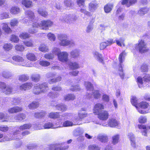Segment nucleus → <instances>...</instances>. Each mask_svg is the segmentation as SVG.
Listing matches in <instances>:
<instances>
[{
  "mask_svg": "<svg viewBox=\"0 0 150 150\" xmlns=\"http://www.w3.org/2000/svg\"><path fill=\"white\" fill-rule=\"evenodd\" d=\"M21 3L26 8H30L33 6L32 2L30 0H22Z\"/></svg>",
  "mask_w": 150,
  "mask_h": 150,
  "instance_id": "nucleus-21",
  "label": "nucleus"
},
{
  "mask_svg": "<svg viewBox=\"0 0 150 150\" xmlns=\"http://www.w3.org/2000/svg\"><path fill=\"white\" fill-rule=\"evenodd\" d=\"M33 114H34V115L35 117L38 118L43 117L45 114L44 112H41L40 113H34Z\"/></svg>",
  "mask_w": 150,
  "mask_h": 150,
  "instance_id": "nucleus-56",
  "label": "nucleus"
},
{
  "mask_svg": "<svg viewBox=\"0 0 150 150\" xmlns=\"http://www.w3.org/2000/svg\"><path fill=\"white\" fill-rule=\"evenodd\" d=\"M67 36L65 35H60L58 36L59 39L60 40L59 44L62 46H68L69 40H67Z\"/></svg>",
  "mask_w": 150,
  "mask_h": 150,
  "instance_id": "nucleus-7",
  "label": "nucleus"
},
{
  "mask_svg": "<svg viewBox=\"0 0 150 150\" xmlns=\"http://www.w3.org/2000/svg\"><path fill=\"white\" fill-rule=\"evenodd\" d=\"M94 57L100 62L103 63V59L101 54L96 51H93V52Z\"/></svg>",
  "mask_w": 150,
  "mask_h": 150,
  "instance_id": "nucleus-23",
  "label": "nucleus"
},
{
  "mask_svg": "<svg viewBox=\"0 0 150 150\" xmlns=\"http://www.w3.org/2000/svg\"><path fill=\"white\" fill-rule=\"evenodd\" d=\"M61 52L59 49L57 48H54L52 50V53L53 55H57L58 56V54Z\"/></svg>",
  "mask_w": 150,
  "mask_h": 150,
  "instance_id": "nucleus-64",
  "label": "nucleus"
},
{
  "mask_svg": "<svg viewBox=\"0 0 150 150\" xmlns=\"http://www.w3.org/2000/svg\"><path fill=\"white\" fill-rule=\"evenodd\" d=\"M68 64L69 66L70 67L73 69L80 68L79 64L76 62H69Z\"/></svg>",
  "mask_w": 150,
  "mask_h": 150,
  "instance_id": "nucleus-27",
  "label": "nucleus"
},
{
  "mask_svg": "<svg viewBox=\"0 0 150 150\" xmlns=\"http://www.w3.org/2000/svg\"><path fill=\"white\" fill-rule=\"evenodd\" d=\"M93 96L94 98L98 99L100 97V94L98 91H94L93 92Z\"/></svg>",
  "mask_w": 150,
  "mask_h": 150,
  "instance_id": "nucleus-51",
  "label": "nucleus"
},
{
  "mask_svg": "<svg viewBox=\"0 0 150 150\" xmlns=\"http://www.w3.org/2000/svg\"><path fill=\"white\" fill-rule=\"evenodd\" d=\"M20 8L18 6H13L10 9V12L14 14H17L20 12Z\"/></svg>",
  "mask_w": 150,
  "mask_h": 150,
  "instance_id": "nucleus-24",
  "label": "nucleus"
},
{
  "mask_svg": "<svg viewBox=\"0 0 150 150\" xmlns=\"http://www.w3.org/2000/svg\"><path fill=\"white\" fill-rule=\"evenodd\" d=\"M22 110V108L21 107L16 106L9 108L8 112L10 113H13L20 112Z\"/></svg>",
  "mask_w": 150,
  "mask_h": 150,
  "instance_id": "nucleus-17",
  "label": "nucleus"
},
{
  "mask_svg": "<svg viewBox=\"0 0 150 150\" xmlns=\"http://www.w3.org/2000/svg\"><path fill=\"white\" fill-rule=\"evenodd\" d=\"M15 47L16 50L20 52L23 51L25 49V47L23 45L20 44L16 45Z\"/></svg>",
  "mask_w": 150,
  "mask_h": 150,
  "instance_id": "nucleus-44",
  "label": "nucleus"
},
{
  "mask_svg": "<svg viewBox=\"0 0 150 150\" xmlns=\"http://www.w3.org/2000/svg\"><path fill=\"white\" fill-rule=\"evenodd\" d=\"M23 43L26 46L28 47H32L33 45L32 41L31 40L24 41Z\"/></svg>",
  "mask_w": 150,
  "mask_h": 150,
  "instance_id": "nucleus-52",
  "label": "nucleus"
},
{
  "mask_svg": "<svg viewBox=\"0 0 150 150\" xmlns=\"http://www.w3.org/2000/svg\"><path fill=\"white\" fill-rule=\"evenodd\" d=\"M83 131L80 129H78L74 131V134L76 136L80 135L83 133Z\"/></svg>",
  "mask_w": 150,
  "mask_h": 150,
  "instance_id": "nucleus-60",
  "label": "nucleus"
},
{
  "mask_svg": "<svg viewBox=\"0 0 150 150\" xmlns=\"http://www.w3.org/2000/svg\"><path fill=\"white\" fill-rule=\"evenodd\" d=\"M51 146L52 148H50V149L52 150H65L69 147L68 146H66L65 148L62 147L60 145L56 146L52 145Z\"/></svg>",
  "mask_w": 150,
  "mask_h": 150,
  "instance_id": "nucleus-25",
  "label": "nucleus"
},
{
  "mask_svg": "<svg viewBox=\"0 0 150 150\" xmlns=\"http://www.w3.org/2000/svg\"><path fill=\"white\" fill-rule=\"evenodd\" d=\"M89 150H100V148L95 145H90L88 147Z\"/></svg>",
  "mask_w": 150,
  "mask_h": 150,
  "instance_id": "nucleus-57",
  "label": "nucleus"
},
{
  "mask_svg": "<svg viewBox=\"0 0 150 150\" xmlns=\"http://www.w3.org/2000/svg\"><path fill=\"white\" fill-rule=\"evenodd\" d=\"M2 29L3 30L7 33H11L12 30L10 28L8 27L7 24L3 23L1 24Z\"/></svg>",
  "mask_w": 150,
  "mask_h": 150,
  "instance_id": "nucleus-22",
  "label": "nucleus"
},
{
  "mask_svg": "<svg viewBox=\"0 0 150 150\" xmlns=\"http://www.w3.org/2000/svg\"><path fill=\"white\" fill-rule=\"evenodd\" d=\"M19 40L18 37L15 35H12L10 38V40L13 42L17 43Z\"/></svg>",
  "mask_w": 150,
  "mask_h": 150,
  "instance_id": "nucleus-47",
  "label": "nucleus"
},
{
  "mask_svg": "<svg viewBox=\"0 0 150 150\" xmlns=\"http://www.w3.org/2000/svg\"><path fill=\"white\" fill-rule=\"evenodd\" d=\"M56 108L58 110L62 111H64L66 109V107L64 105H61L59 104L56 106Z\"/></svg>",
  "mask_w": 150,
  "mask_h": 150,
  "instance_id": "nucleus-55",
  "label": "nucleus"
},
{
  "mask_svg": "<svg viewBox=\"0 0 150 150\" xmlns=\"http://www.w3.org/2000/svg\"><path fill=\"white\" fill-rule=\"evenodd\" d=\"M119 124V122L116 120L115 119L112 118L109 120L108 124H103L102 125L104 126H110L111 127H114L118 125Z\"/></svg>",
  "mask_w": 150,
  "mask_h": 150,
  "instance_id": "nucleus-10",
  "label": "nucleus"
},
{
  "mask_svg": "<svg viewBox=\"0 0 150 150\" xmlns=\"http://www.w3.org/2000/svg\"><path fill=\"white\" fill-rule=\"evenodd\" d=\"M104 105L101 103H98L96 104L93 108V112L97 115L102 112V110L104 109Z\"/></svg>",
  "mask_w": 150,
  "mask_h": 150,
  "instance_id": "nucleus-11",
  "label": "nucleus"
},
{
  "mask_svg": "<svg viewBox=\"0 0 150 150\" xmlns=\"http://www.w3.org/2000/svg\"><path fill=\"white\" fill-rule=\"evenodd\" d=\"M69 54L65 52H60L58 55V58L59 60L62 62H67L68 60Z\"/></svg>",
  "mask_w": 150,
  "mask_h": 150,
  "instance_id": "nucleus-9",
  "label": "nucleus"
},
{
  "mask_svg": "<svg viewBox=\"0 0 150 150\" xmlns=\"http://www.w3.org/2000/svg\"><path fill=\"white\" fill-rule=\"evenodd\" d=\"M30 35L26 32H22L19 35V37L22 39H25L30 37Z\"/></svg>",
  "mask_w": 150,
  "mask_h": 150,
  "instance_id": "nucleus-40",
  "label": "nucleus"
},
{
  "mask_svg": "<svg viewBox=\"0 0 150 150\" xmlns=\"http://www.w3.org/2000/svg\"><path fill=\"white\" fill-rule=\"evenodd\" d=\"M26 18L30 21H33L34 20L35 16L34 13L30 11H27L25 12Z\"/></svg>",
  "mask_w": 150,
  "mask_h": 150,
  "instance_id": "nucleus-16",
  "label": "nucleus"
},
{
  "mask_svg": "<svg viewBox=\"0 0 150 150\" xmlns=\"http://www.w3.org/2000/svg\"><path fill=\"white\" fill-rule=\"evenodd\" d=\"M84 85L87 91H91L93 90V87L91 83L88 81L85 82Z\"/></svg>",
  "mask_w": 150,
  "mask_h": 150,
  "instance_id": "nucleus-29",
  "label": "nucleus"
},
{
  "mask_svg": "<svg viewBox=\"0 0 150 150\" xmlns=\"http://www.w3.org/2000/svg\"><path fill=\"white\" fill-rule=\"evenodd\" d=\"M57 123L55 124H54L50 122H47L45 123L43 126H41L40 125H38V127L36 128V129H40L44 128L45 129H54L60 127V126Z\"/></svg>",
  "mask_w": 150,
  "mask_h": 150,
  "instance_id": "nucleus-6",
  "label": "nucleus"
},
{
  "mask_svg": "<svg viewBox=\"0 0 150 150\" xmlns=\"http://www.w3.org/2000/svg\"><path fill=\"white\" fill-rule=\"evenodd\" d=\"M98 115V118L102 120H107L109 114L107 111H103L97 114Z\"/></svg>",
  "mask_w": 150,
  "mask_h": 150,
  "instance_id": "nucleus-14",
  "label": "nucleus"
},
{
  "mask_svg": "<svg viewBox=\"0 0 150 150\" xmlns=\"http://www.w3.org/2000/svg\"><path fill=\"white\" fill-rule=\"evenodd\" d=\"M32 28L30 29H29L28 30L29 33L31 34H33L36 33L38 31V28L34 27H33V25Z\"/></svg>",
  "mask_w": 150,
  "mask_h": 150,
  "instance_id": "nucleus-62",
  "label": "nucleus"
},
{
  "mask_svg": "<svg viewBox=\"0 0 150 150\" xmlns=\"http://www.w3.org/2000/svg\"><path fill=\"white\" fill-rule=\"evenodd\" d=\"M131 102L132 104L137 109L138 111L140 113H144V111L139 110L138 107V101L137 98L135 97H132L131 99Z\"/></svg>",
  "mask_w": 150,
  "mask_h": 150,
  "instance_id": "nucleus-12",
  "label": "nucleus"
},
{
  "mask_svg": "<svg viewBox=\"0 0 150 150\" xmlns=\"http://www.w3.org/2000/svg\"><path fill=\"white\" fill-rule=\"evenodd\" d=\"M39 106V103L35 101L29 104L28 107L31 109H35L37 108Z\"/></svg>",
  "mask_w": 150,
  "mask_h": 150,
  "instance_id": "nucleus-36",
  "label": "nucleus"
},
{
  "mask_svg": "<svg viewBox=\"0 0 150 150\" xmlns=\"http://www.w3.org/2000/svg\"><path fill=\"white\" fill-rule=\"evenodd\" d=\"M26 58L29 60L35 61L37 60V57L35 54L32 52H28L26 55Z\"/></svg>",
  "mask_w": 150,
  "mask_h": 150,
  "instance_id": "nucleus-20",
  "label": "nucleus"
},
{
  "mask_svg": "<svg viewBox=\"0 0 150 150\" xmlns=\"http://www.w3.org/2000/svg\"><path fill=\"white\" fill-rule=\"evenodd\" d=\"M149 103L147 102L142 101L139 103L138 107L139 110L144 111L145 112L144 113L142 114H145L147 112L144 110L147 108L149 107Z\"/></svg>",
  "mask_w": 150,
  "mask_h": 150,
  "instance_id": "nucleus-13",
  "label": "nucleus"
},
{
  "mask_svg": "<svg viewBox=\"0 0 150 150\" xmlns=\"http://www.w3.org/2000/svg\"><path fill=\"white\" fill-rule=\"evenodd\" d=\"M31 127V125L30 124H25L24 125L21 126L19 127L20 130H23L25 129H29Z\"/></svg>",
  "mask_w": 150,
  "mask_h": 150,
  "instance_id": "nucleus-49",
  "label": "nucleus"
},
{
  "mask_svg": "<svg viewBox=\"0 0 150 150\" xmlns=\"http://www.w3.org/2000/svg\"><path fill=\"white\" fill-rule=\"evenodd\" d=\"M136 48L138 49L139 52L141 53L145 52L148 51L149 49L147 47L146 44L144 40H139L138 44L136 45Z\"/></svg>",
  "mask_w": 150,
  "mask_h": 150,
  "instance_id": "nucleus-5",
  "label": "nucleus"
},
{
  "mask_svg": "<svg viewBox=\"0 0 150 150\" xmlns=\"http://www.w3.org/2000/svg\"><path fill=\"white\" fill-rule=\"evenodd\" d=\"M25 115L24 114H21L18 115V116H17L15 117V118L16 120H22L25 119Z\"/></svg>",
  "mask_w": 150,
  "mask_h": 150,
  "instance_id": "nucleus-58",
  "label": "nucleus"
},
{
  "mask_svg": "<svg viewBox=\"0 0 150 150\" xmlns=\"http://www.w3.org/2000/svg\"><path fill=\"white\" fill-rule=\"evenodd\" d=\"M147 119L146 117L143 116H140L138 119L139 122L140 123H144L146 122Z\"/></svg>",
  "mask_w": 150,
  "mask_h": 150,
  "instance_id": "nucleus-54",
  "label": "nucleus"
},
{
  "mask_svg": "<svg viewBox=\"0 0 150 150\" xmlns=\"http://www.w3.org/2000/svg\"><path fill=\"white\" fill-rule=\"evenodd\" d=\"M53 24V22L50 20H43L41 21L40 23H33V26L34 27H40L41 29L46 30L48 29V28L51 27Z\"/></svg>",
  "mask_w": 150,
  "mask_h": 150,
  "instance_id": "nucleus-1",
  "label": "nucleus"
},
{
  "mask_svg": "<svg viewBox=\"0 0 150 150\" xmlns=\"http://www.w3.org/2000/svg\"><path fill=\"white\" fill-rule=\"evenodd\" d=\"M48 39L51 41H54L56 39L55 35L51 33H49L47 35Z\"/></svg>",
  "mask_w": 150,
  "mask_h": 150,
  "instance_id": "nucleus-38",
  "label": "nucleus"
},
{
  "mask_svg": "<svg viewBox=\"0 0 150 150\" xmlns=\"http://www.w3.org/2000/svg\"><path fill=\"white\" fill-rule=\"evenodd\" d=\"M48 90L47 84L46 83L41 84H37L34 86V93L36 94H38L42 92L45 93Z\"/></svg>",
  "mask_w": 150,
  "mask_h": 150,
  "instance_id": "nucleus-2",
  "label": "nucleus"
},
{
  "mask_svg": "<svg viewBox=\"0 0 150 150\" xmlns=\"http://www.w3.org/2000/svg\"><path fill=\"white\" fill-rule=\"evenodd\" d=\"M148 11V9L146 8H143L141 9L139 11L138 13L141 15L144 14L146 13Z\"/></svg>",
  "mask_w": 150,
  "mask_h": 150,
  "instance_id": "nucleus-59",
  "label": "nucleus"
},
{
  "mask_svg": "<svg viewBox=\"0 0 150 150\" xmlns=\"http://www.w3.org/2000/svg\"><path fill=\"white\" fill-rule=\"evenodd\" d=\"M38 12L39 14L45 17H46L48 14L47 13L46 11H45L43 9L41 8L38 9Z\"/></svg>",
  "mask_w": 150,
  "mask_h": 150,
  "instance_id": "nucleus-41",
  "label": "nucleus"
},
{
  "mask_svg": "<svg viewBox=\"0 0 150 150\" xmlns=\"http://www.w3.org/2000/svg\"><path fill=\"white\" fill-rule=\"evenodd\" d=\"M59 116V114L57 112H51L50 113L49 115V117L52 119L57 118Z\"/></svg>",
  "mask_w": 150,
  "mask_h": 150,
  "instance_id": "nucleus-43",
  "label": "nucleus"
},
{
  "mask_svg": "<svg viewBox=\"0 0 150 150\" xmlns=\"http://www.w3.org/2000/svg\"><path fill=\"white\" fill-rule=\"evenodd\" d=\"M97 138L102 142H105L108 141V137L105 135L100 134L98 135Z\"/></svg>",
  "mask_w": 150,
  "mask_h": 150,
  "instance_id": "nucleus-28",
  "label": "nucleus"
},
{
  "mask_svg": "<svg viewBox=\"0 0 150 150\" xmlns=\"http://www.w3.org/2000/svg\"><path fill=\"white\" fill-rule=\"evenodd\" d=\"M126 55V53L125 51H124L120 54L119 57V60L120 62V64L118 67L119 73L120 77L122 79H123L124 76V74L123 73L122 69V63L124 61Z\"/></svg>",
  "mask_w": 150,
  "mask_h": 150,
  "instance_id": "nucleus-4",
  "label": "nucleus"
},
{
  "mask_svg": "<svg viewBox=\"0 0 150 150\" xmlns=\"http://www.w3.org/2000/svg\"><path fill=\"white\" fill-rule=\"evenodd\" d=\"M74 123L71 121L69 120H67L64 121L63 123L62 126H60V127H69L73 126L74 125Z\"/></svg>",
  "mask_w": 150,
  "mask_h": 150,
  "instance_id": "nucleus-34",
  "label": "nucleus"
},
{
  "mask_svg": "<svg viewBox=\"0 0 150 150\" xmlns=\"http://www.w3.org/2000/svg\"><path fill=\"white\" fill-rule=\"evenodd\" d=\"M0 88L1 91L4 92H5L6 94H10L12 93V90L9 86H6L5 83L3 82H0Z\"/></svg>",
  "mask_w": 150,
  "mask_h": 150,
  "instance_id": "nucleus-8",
  "label": "nucleus"
},
{
  "mask_svg": "<svg viewBox=\"0 0 150 150\" xmlns=\"http://www.w3.org/2000/svg\"><path fill=\"white\" fill-rule=\"evenodd\" d=\"M70 54L71 56L73 58L77 57L80 54V51L78 49H74L71 52Z\"/></svg>",
  "mask_w": 150,
  "mask_h": 150,
  "instance_id": "nucleus-26",
  "label": "nucleus"
},
{
  "mask_svg": "<svg viewBox=\"0 0 150 150\" xmlns=\"http://www.w3.org/2000/svg\"><path fill=\"white\" fill-rule=\"evenodd\" d=\"M73 20V18H72V16L70 15H66L64 16L63 19L62 20L63 21H65L67 23H68L71 21H72Z\"/></svg>",
  "mask_w": 150,
  "mask_h": 150,
  "instance_id": "nucleus-39",
  "label": "nucleus"
},
{
  "mask_svg": "<svg viewBox=\"0 0 150 150\" xmlns=\"http://www.w3.org/2000/svg\"><path fill=\"white\" fill-rule=\"evenodd\" d=\"M33 86V85L31 83H26L20 86V88L21 90L25 91L31 88Z\"/></svg>",
  "mask_w": 150,
  "mask_h": 150,
  "instance_id": "nucleus-19",
  "label": "nucleus"
},
{
  "mask_svg": "<svg viewBox=\"0 0 150 150\" xmlns=\"http://www.w3.org/2000/svg\"><path fill=\"white\" fill-rule=\"evenodd\" d=\"M9 17V14L6 13H3L0 15V18L1 19L8 18Z\"/></svg>",
  "mask_w": 150,
  "mask_h": 150,
  "instance_id": "nucleus-63",
  "label": "nucleus"
},
{
  "mask_svg": "<svg viewBox=\"0 0 150 150\" xmlns=\"http://www.w3.org/2000/svg\"><path fill=\"white\" fill-rule=\"evenodd\" d=\"M113 5L111 4H108L106 5L104 8L105 11L107 13L110 12L112 10Z\"/></svg>",
  "mask_w": 150,
  "mask_h": 150,
  "instance_id": "nucleus-37",
  "label": "nucleus"
},
{
  "mask_svg": "<svg viewBox=\"0 0 150 150\" xmlns=\"http://www.w3.org/2000/svg\"><path fill=\"white\" fill-rule=\"evenodd\" d=\"M18 23V20L14 19L11 20L10 22V25L11 27L17 26Z\"/></svg>",
  "mask_w": 150,
  "mask_h": 150,
  "instance_id": "nucleus-48",
  "label": "nucleus"
},
{
  "mask_svg": "<svg viewBox=\"0 0 150 150\" xmlns=\"http://www.w3.org/2000/svg\"><path fill=\"white\" fill-rule=\"evenodd\" d=\"M87 116V113L86 112H79L78 116L74 118L76 121L81 120L83 119Z\"/></svg>",
  "mask_w": 150,
  "mask_h": 150,
  "instance_id": "nucleus-18",
  "label": "nucleus"
},
{
  "mask_svg": "<svg viewBox=\"0 0 150 150\" xmlns=\"http://www.w3.org/2000/svg\"><path fill=\"white\" fill-rule=\"evenodd\" d=\"M137 81L139 87H143L145 83L150 82V74H145L143 78L139 76L137 79Z\"/></svg>",
  "mask_w": 150,
  "mask_h": 150,
  "instance_id": "nucleus-3",
  "label": "nucleus"
},
{
  "mask_svg": "<svg viewBox=\"0 0 150 150\" xmlns=\"http://www.w3.org/2000/svg\"><path fill=\"white\" fill-rule=\"evenodd\" d=\"M98 7L97 2L96 1H92L89 4V10L91 12H93Z\"/></svg>",
  "mask_w": 150,
  "mask_h": 150,
  "instance_id": "nucleus-15",
  "label": "nucleus"
},
{
  "mask_svg": "<svg viewBox=\"0 0 150 150\" xmlns=\"http://www.w3.org/2000/svg\"><path fill=\"white\" fill-rule=\"evenodd\" d=\"M12 59L13 60L19 62H22L24 61L23 58L19 56H14L12 57Z\"/></svg>",
  "mask_w": 150,
  "mask_h": 150,
  "instance_id": "nucleus-33",
  "label": "nucleus"
},
{
  "mask_svg": "<svg viewBox=\"0 0 150 150\" xmlns=\"http://www.w3.org/2000/svg\"><path fill=\"white\" fill-rule=\"evenodd\" d=\"M120 136L119 134H116L112 137V143L115 144L117 143L120 140Z\"/></svg>",
  "mask_w": 150,
  "mask_h": 150,
  "instance_id": "nucleus-30",
  "label": "nucleus"
},
{
  "mask_svg": "<svg viewBox=\"0 0 150 150\" xmlns=\"http://www.w3.org/2000/svg\"><path fill=\"white\" fill-rule=\"evenodd\" d=\"M39 64L41 65L44 67L47 66L50 64L49 62L45 61H41L40 62Z\"/></svg>",
  "mask_w": 150,
  "mask_h": 150,
  "instance_id": "nucleus-61",
  "label": "nucleus"
},
{
  "mask_svg": "<svg viewBox=\"0 0 150 150\" xmlns=\"http://www.w3.org/2000/svg\"><path fill=\"white\" fill-rule=\"evenodd\" d=\"M75 98V96L73 94H68L64 97V99L66 101L73 100Z\"/></svg>",
  "mask_w": 150,
  "mask_h": 150,
  "instance_id": "nucleus-46",
  "label": "nucleus"
},
{
  "mask_svg": "<svg viewBox=\"0 0 150 150\" xmlns=\"http://www.w3.org/2000/svg\"><path fill=\"white\" fill-rule=\"evenodd\" d=\"M39 50L42 52H48L49 49L48 47L46 45L42 44L39 46Z\"/></svg>",
  "mask_w": 150,
  "mask_h": 150,
  "instance_id": "nucleus-32",
  "label": "nucleus"
},
{
  "mask_svg": "<svg viewBox=\"0 0 150 150\" xmlns=\"http://www.w3.org/2000/svg\"><path fill=\"white\" fill-rule=\"evenodd\" d=\"M29 79V77L25 75H20L19 77V80L22 81H25Z\"/></svg>",
  "mask_w": 150,
  "mask_h": 150,
  "instance_id": "nucleus-53",
  "label": "nucleus"
},
{
  "mask_svg": "<svg viewBox=\"0 0 150 150\" xmlns=\"http://www.w3.org/2000/svg\"><path fill=\"white\" fill-rule=\"evenodd\" d=\"M13 45L10 43H5L4 45L3 48L5 51H8L11 50L13 47Z\"/></svg>",
  "mask_w": 150,
  "mask_h": 150,
  "instance_id": "nucleus-35",
  "label": "nucleus"
},
{
  "mask_svg": "<svg viewBox=\"0 0 150 150\" xmlns=\"http://www.w3.org/2000/svg\"><path fill=\"white\" fill-rule=\"evenodd\" d=\"M3 120V122H8L9 121L8 117L5 116L3 113L0 112V120Z\"/></svg>",
  "mask_w": 150,
  "mask_h": 150,
  "instance_id": "nucleus-50",
  "label": "nucleus"
},
{
  "mask_svg": "<svg viewBox=\"0 0 150 150\" xmlns=\"http://www.w3.org/2000/svg\"><path fill=\"white\" fill-rule=\"evenodd\" d=\"M31 78L32 81L37 82L39 81L40 76L39 74H37L32 75Z\"/></svg>",
  "mask_w": 150,
  "mask_h": 150,
  "instance_id": "nucleus-42",
  "label": "nucleus"
},
{
  "mask_svg": "<svg viewBox=\"0 0 150 150\" xmlns=\"http://www.w3.org/2000/svg\"><path fill=\"white\" fill-rule=\"evenodd\" d=\"M19 132V130H16V131H15L13 133V137L12 138L8 137H8L6 136V137H4V141H8L11 140L13 139H17V138L16 137H15V136L17 134V133H18H18ZM17 139H20V138L18 137L17 138Z\"/></svg>",
  "mask_w": 150,
  "mask_h": 150,
  "instance_id": "nucleus-31",
  "label": "nucleus"
},
{
  "mask_svg": "<svg viewBox=\"0 0 150 150\" xmlns=\"http://www.w3.org/2000/svg\"><path fill=\"white\" fill-rule=\"evenodd\" d=\"M116 41L117 45L118 46L120 47L125 46L124 39L123 38H121L119 40H116Z\"/></svg>",
  "mask_w": 150,
  "mask_h": 150,
  "instance_id": "nucleus-45",
  "label": "nucleus"
}]
</instances>
